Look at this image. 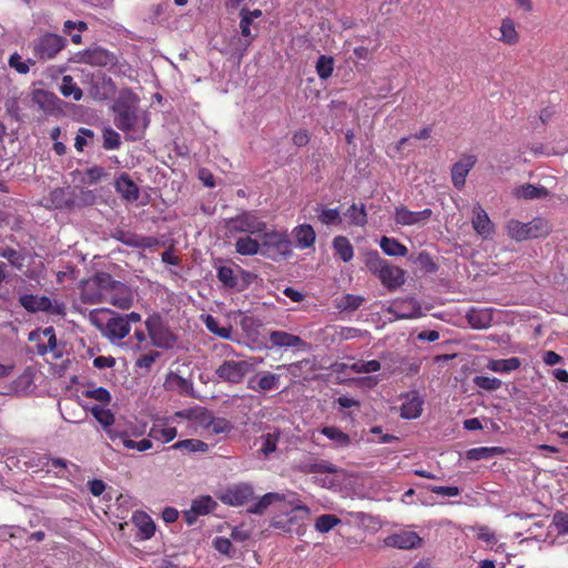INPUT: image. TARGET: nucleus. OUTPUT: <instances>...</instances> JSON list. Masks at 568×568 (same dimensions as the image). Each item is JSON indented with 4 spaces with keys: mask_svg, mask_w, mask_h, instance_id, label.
Instances as JSON below:
<instances>
[{
    "mask_svg": "<svg viewBox=\"0 0 568 568\" xmlns=\"http://www.w3.org/2000/svg\"><path fill=\"white\" fill-rule=\"evenodd\" d=\"M113 111L114 124L128 140L138 141L143 138L149 121L138 113V98L133 93L122 92L113 104Z\"/></svg>",
    "mask_w": 568,
    "mask_h": 568,
    "instance_id": "obj_1",
    "label": "nucleus"
},
{
    "mask_svg": "<svg viewBox=\"0 0 568 568\" xmlns=\"http://www.w3.org/2000/svg\"><path fill=\"white\" fill-rule=\"evenodd\" d=\"M89 321L112 343L123 339L130 333L128 320L123 315H115L109 308L91 311Z\"/></svg>",
    "mask_w": 568,
    "mask_h": 568,
    "instance_id": "obj_2",
    "label": "nucleus"
},
{
    "mask_svg": "<svg viewBox=\"0 0 568 568\" xmlns=\"http://www.w3.org/2000/svg\"><path fill=\"white\" fill-rule=\"evenodd\" d=\"M365 264L388 290H395L405 283V271L382 258L376 251L367 253Z\"/></svg>",
    "mask_w": 568,
    "mask_h": 568,
    "instance_id": "obj_3",
    "label": "nucleus"
},
{
    "mask_svg": "<svg viewBox=\"0 0 568 568\" xmlns=\"http://www.w3.org/2000/svg\"><path fill=\"white\" fill-rule=\"evenodd\" d=\"M258 237L262 245V255L273 261H280L292 255V242L285 232L268 230L266 225L265 231Z\"/></svg>",
    "mask_w": 568,
    "mask_h": 568,
    "instance_id": "obj_4",
    "label": "nucleus"
},
{
    "mask_svg": "<svg viewBox=\"0 0 568 568\" xmlns=\"http://www.w3.org/2000/svg\"><path fill=\"white\" fill-rule=\"evenodd\" d=\"M145 328L152 346L170 349L175 345L176 336L163 323L159 314H152L146 318Z\"/></svg>",
    "mask_w": 568,
    "mask_h": 568,
    "instance_id": "obj_5",
    "label": "nucleus"
},
{
    "mask_svg": "<svg viewBox=\"0 0 568 568\" xmlns=\"http://www.w3.org/2000/svg\"><path fill=\"white\" fill-rule=\"evenodd\" d=\"M33 55L40 61L54 59L67 45V40L55 33H45L32 42Z\"/></svg>",
    "mask_w": 568,
    "mask_h": 568,
    "instance_id": "obj_6",
    "label": "nucleus"
},
{
    "mask_svg": "<svg viewBox=\"0 0 568 568\" xmlns=\"http://www.w3.org/2000/svg\"><path fill=\"white\" fill-rule=\"evenodd\" d=\"M19 303L30 313L45 312L52 315H65V304L58 300H51L48 296L24 294L19 297Z\"/></svg>",
    "mask_w": 568,
    "mask_h": 568,
    "instance_id": "obj_7",
    "label": "nucleus"
},
{
    "mask_svg": "<svg viewBox=\"0 0 568 568\" xmlns=\"http://www.w3.org/2000/svg\"><path fill=\"white\" fill-rule=\"evenodd\" d=\"M266 223L253 212H243L225 221V229L232 233H246L257 237L265 231Z\"/></svg>",
    "mask_w": 568,
    "mask_h": 568,
    "instance_id": "obj_8",
    "label": "nucleus"
},
{
    "mask_svg": "<svg viewBox=\"0 0 568 568\" xmlns=\"http://www.w3.org/2000/svg\"><path fill=\"white\" fill-rule=\"evenodd\" d=\"M341 366L349 368V371L355 374L367 375L362 378V385L368 388L375 387L381 377L384 376V374L381 373L383 371L382 362L377 359H357L351 364H342Z\"/></svg>",
    "mask_w": 568,
    "mask_h": 568,
    "instance_id": "obj_9",
    "label": "nucleus"
},
{
    "mask_svg": "<svg viewBox=\"0 0 568 568\" xmlns=\"http://www.w3.org/2000/svg\"><path fill=\"white\" fill-rule=\"evenodd\" d=\"M104 303H110L113 306L128 310L133 304V293L125 284L113 280L110 276V284L105 285Z\"/></svg>",
    "mask_w": 568,
    "mask_h": 568,
    "instance_id": "obj_10",
    "label": "nucleus"
},
{
    "mask_svg": "<svg viewBox=\"0 0 568 568\" xmlns=\"http://www.w3.org/2000/svg\"><path fill=\"white\" fill-rule=\"evenodd\" d=\"M110 284V274L98 273L84 282L81 291V298L85 303H104L105 285Z\"/></svg>",
    "mask_w": 568,
    "mask_h": 568,
    "instance_id": "obj_11",
    "label": "nucleus"
},
{
    "mask_svg": "<svg viewBox=\"0 0 568 568\" xmlns=\"http://www.w3.org/2000/svg\"><path fill=\"white\" fill-rule=\"evenodd\" d=\"M217 499L224 505L233 507L244 506L252 501L253 488L250 484L239 483L224 489V491L217 496Z\"/></svg>",
    "mask_w": 568,
    "mask_h": 568,
    "instance_id": "obj_12",
    "label": "nucleus"
},
{
    "mask_svg": "<svg viewBox=\"0 0 568 568\" xmlns=\"http://www.w3.org/2000/svg\"><path fill=\"white\" fill-rule=\"evenodd\" d=\"M433 215L430 209L423 211H410L404 205L395 207L394 221L402 226H424Z\"/></svg>",
    "mask_w": 568,
    "mask_h": 568,
    "instance_id": "obj_13",
    "label": "nucleus"
},
{
    "mask_svg": "<svg viewBox=\"0 0 568 568\" xmlns=\"http://www.w3.org/2000/svg\"><path fill=\"white\" fill-rule=\"evenodd\" d=\"M173 419H186L193 423L194 427L207 429L209 424L217 418L214 417L207 408L203 406H193L176 410L175 415H173Z\"/></svg>",
    "mask_w": 568,
    "mask_h": 568,
    "instance_id": "obj_14",
    "label": "nucleus"
},
{
    "mask_svg": "<svg viewBox=\"0 0 568 568\" xmlns=\"http://www.w3.org/2000/svg\"><path fill=\"white\" fill-rule=\"evenodd\" d=\"M251 364L245 361H225L217 369L216 374L225 382L240 383L248 373Z\"/></svg>",
    "mask_w": 568,
    "mask_h": 568,
    "instance_id": "obj_15",
    "label": "nucleus"
},
{
    "mask_svg": "<svg viewBox=\"0 0 568 568\" xmlns=\"http://www.w3.org/2000/svg\"><path fill=\"white\" fill-rule=\"evenodd\" d=\"M387 312L397 320L416 318L420 316L422 307L415 298L408 297L393 302Z\"/></svg>",
    "mask_w": 568,
    "mask_h": 568,
    "instance_id": "obj_16",
    "label": "nucleus"
},
{
    "mask_svg": "<svg viewBox=\"0 0 568 568\" xmlns=\"http://www.w3.org/2000/svg\"><path fill=\"white\" fill-rule=\"evenodd\" d=\"M384 544L387 547H394L397 549H413L422 545V537L414 531H399L392 534L384 539Z\"/></svg>",
    "mask_w": 568,
    "mask_h": 568,
    "instance_id": "obj_17",
    "label": "nucleus"
},
{
    "mask_svg": "<svg viewBox=\"0 0 568 568\" xmlns=\"http://www.w3.org/2000/svg\"><path fill=\"white\" fill-rule=\"evenodd\" d=\"M113 237L128 246L136 248H150L159 244L155 237L143 236L123 230H116Z\"/></svg>",
    "mask_w": 568,
    "mask_h": 568,
    "instance_id": "obj_18",
    "label": "nucleus"
},
{
    "mask_svg": "<svg viewBox=\"0 0 568 568\" xmlns=\"http://www.w3.org/2000/svg\"><path fill=\"white\" fill-rule=\"evenodd\" d=\"M115 93V84L112 79L103 73L94 74L92 78L91 95L95 100H108Z\"/></svg>",
    "mask_w": 568,
    "mask_h": 568,
    "instance_id": "obj_19",
    "label": "nucleus"
},
{
    "mask_svg": "<svg viewBox=\"0 0 568 568\" xmlns=\"http://www.w3.org/2000/svg\"><path fill=\"white\" fill-rule=\"evenodd\" d=\"M473 227L483 239H488L494 233V225L481 205L476 204L473 209Z\"/></svg>",
    "mask_w": 568,
    "mask_h": 568,
    "instance_id": "obj_20",
    "label": "nucleus"
},
{
    "mask_svg": "<svg viewBox=\"0 0 568 568\" xmlns=\"http://www.w3.org/2000/svg\"><path fill=\"white\" fill-rule=\"evenodd\" d=\"M288 367L282 365L277 366V373L271 372H261L257 375V385L262 390H270L273 388H278L281 386V379L286 378L290 379Z\"/></svg>",
    "mask_w": 568,
    "mask_h": 568,
    "instance_id": "obj_21",
    "label": "nucleus"
},
{
    "mask_svg": "<svg viewBox=\"0 0 568 568\" xmlns=\"http://www.w3.org/2000/svg\"><path fill=\"white\" fill-rule=\"evenodd\" d=\"M476 163L474 155H465L452 168V181L457 189L465 185L466 176Z\"/></svg>",
    "mask_w": 568,
    "mask_h": 568,
    "instance_id": "obj_22",
    "label": "nucleus"
},
{
    "mask_svg": "<svg viewBox=\"0 0 568 568\" xmlns=\"http://www.w3.org/2000/svg\"><path fill=\"white\" fill-rule=\"evenodd\" d=\"M132 524L136 527V538L148 540L154 535L153 519L146 513L136 510L132 515Z\"/></svg>",
    "mask_w": 568,
    "mask_h": 568,
    "instance_id": "obj_23",
    "label": "nucleus"
},
{
    "mask_svg": "<svg viewBox=\"0 0 568 568\" xmlns=\"http://www.w3.org/2000/svg\"><path fill=\"white\" fill-rule=\"evenodd\" d=\"M270 342L273 347L277 348H298L305 345L300 336L284 331H272L270 333Z\"/></svg>",
    "mask_w": 568,
    "mask_h": 568,
    "instance_id": "obj_24",
    "label": "nucleus"
},
{
    "mask_svg": "<svg viewBox=\"0 0 568 568\" xmlns=\"http://www.w3.org/2000/svg\"><path fill=\"white\" fill-rule=\"evenodd\" d=\"M81 61L91 65L106 67L113 63V57L102 48H93L81 54Z\"/></svg>",
    "mask_w": 568,
    "mask_h": 568,
    "instance_id": "obj_25",
    "label": "nucleus"
},
{
    "mask_svg": "<svg viewBox=\"0 0 568 568\" xmlns=\"http://www.w3.org/2000/svg\"><path fill=\"white\" fill-rule=\"evenodd\" d=\"M235 251L241 255H256L262 254V245L260 237H253L251 234L241 236L235 242Z\"/></svg>",
    "mask_w": 568,
    "mask_h": 568,
    "instance_id": "obj_26",
    "label": "nucleus"
},
{
    "mask_svg": "<svg viewBox=\"0 0 568 568\" xmlns=\"http://www.w3.org/2000/svg\"><path fill=\"white\" fill-rule=\"evenodd\" d=\"M115 189L126 201H136L139 199V189L136 184L125 173L121 174L115 181Z\"/></svg>",
    "mask_w": 568,
    "mask_h": 568,
    "instance_id": "obj_27",
    "label": "nucleus"
},
{
    "mask_svg": "<svg viewBox=\"0 0 568 568\" xmlns=\"http://www.w3.org/2000/svg\"><path fill=\"white\" fill-rule=\"evenodd\" d=\"M43 337L47 339V344H44V342L39 343L37 345V353L39 355L52 353L55 358L61 357L62 352L58 348L57 337L52 326L43 328Z\"/></svg>",
    "mask_w": 568,
    "mask_h": 568,
    "instance_id": "obj_28",
    "label": "nucleus"
},
{
    "mask_svg": "<svg viewBox=\"0 0 568 568\" xmlns=\"http://www.w3.org/2000/svg\"><path fill=\"white\" fill-rule=\"evenodd\" d=\"M414 396L402 403L400 417L404 419H417L423 412V399L418 393H412Z\"/></svg>",
    "mask_w": 568,
    "mask_h": 568,
    "instance_id": "obj_29",
    "label": "nucleus"
},
{
    "mask_svg": "<svg viewBox=\"0 0 568 568\" xmlns=\"http://www.w3.org/2000/svg\"><path fill=\"white\" fill-rule=\"evenodd\" d=\"M514 194L518 199L524 200H535V199H545L549 196V192L544 186H535L532 184H523L518 186Z\"/></svg>",
    "mask_w": 568,
    "mask_h": 568,
    "instance_id": "obj_30",
    "label": "nucleus"
},
{
    "mask_svg": "<svg viewBox=\"0 0 568 568\" xmlns=\"http://www.w3.org/2000/svg\"><path fill=\"white\" fill-rule=\"evenodd\" d=\"M293 234L297 246L301 248L311 247L315 242V231L308 224L296 226Z\"/></svg>",
    "mask_w": 568,
    "mask_h": 568,
    "instance_id": "obj_31",
    "label": "nucleus"
},
{
    "mask_svg": "<svg viewBox=\"0 0 568 568\" xmlns=\"http://www.w3.org/2000/svg\"><path fill=\"white\" fill-rule=\"evenodd\" d=\"M47 205L53 209L71 207L73 200L65 190L54 189L47 199Z\"/></svg>",
    "mask_w": 568,
    "mask_h": 568,
    "instance_id": "obj_32",
    "label": "nucleus"
},
{
    "mask_svg": "<svg viewBox=\"0 0 568 568\" xmlns=\"http://www.w3.org/2000/svg\"><path fill=\"white\" fill-rule=\"evenodd\" d=\"M343 216L347 220L349 225L363 226L366 224L367 214L364 204H352L344 213Z\"/></svg>",
    "mask_w": 568,
    "mask_h": 568,
    "instance_id": "obj_33",
    "label": "nucleus"
},
{
    "mask_svg": "<svg viewBox=\"0 0 568 568\" xmlns=\"http://www.w3.org/2000/svg\"><path fill=\"white\" fill-rule=\"evenodd\" d=\"M504 454L500 447H478L466 450V459L468 460H488L495 456Z\"/></svg>",
    "mask_w": 568,
    "mask_h": 568,
    "instance_id": "obj_34",
    "label": "nucleus"
},
{
    "mask_svg": "<svg viewBox=\"0 0 568 568\" xmlns=\"http://www.w3.org/2000/svg\"><path fill=\"white\" fill-rule=\"evenodd\" d=\"M506 231L508 236L517 242L530 240L528 233V223L510 220L506 224Z\"/></svg>",
    "mask_w": 568,
    "mask_h": 568,
    "instance_id": "obj_35",
    "label": "nucleus"
},
{
    "mask_svg": "<svg viewBox=\"0 0 568 568\" xmlns=\"http://www.w3.org/2000/svg\"><path fill=\"white\" fill-rule=\"evenodd\" d=\"M379 246L389 256H405L408 252L407 247L394 237L383 236L379 241Z\"/></svg>",
    "mask_w": 568,
    "mask_h": 568,
    "instance_id": "obj_36",
    "label": "nucleus"
},
{
    "mask_svg": "<svg viewBox=\"0 0 568 568\" xmlns=\"http://www.w3.org/2000/svg\"><path fill=\"white\" fill-rule=\"evenodd\" d=\"M500 33L501 36L499 40L506 44L514 45L519 41V34L516 30L515 22L509 18L503 19Z\"/></svg>",
    "mask_w": 568,
    "mask_h": 568,
    "instance_id": "obj_37",
    "label": "nucleus"
},
{
    "mask_svg": "<svg viewBox=\"0 0 568 568\" xmlns=\"http://www.w3.org/2000/svg\"><path fill=\"white\" fill-rule=\"evenodd\" d=\"M150 437L163 443H171L176 437V428L164 423H158L150 429Z\"/></svg>",
    "mask_w": 568,
    "mask_h": 568,
    "instance_id": "obj_38",
    "label": "nucleus"
},
{
    "mask_svg": "<svg viewBox=\"0 0 568 568\" xmlns=\"http://www.w3.org/2000/svg\"><path fill=\"white\" fill-rule=\"evenodd\" d=\"M468 323L477 329L488 327L491 323V314L488 310H471L467 314Z\"/></svg>",
    "mask_w": 568,
    "mask_h": 568,
    "instance_id": "obj_39",
    "label": "nucleus"
},
{
    "mask_svg": "<svg viewBox=\"0 0 568 568\" xmlns=\"http://www.w3.org/2000/svg\"><path fill=\"white\" fill-rule=\"evenodd\" d=\"M60 92L65 98H72L74 101L81 100L83 93L71 75L62 77Z\"/></svg>",
    "mask_w": 568,
    "mask_h": 568,
    "instance_id": "obj_40",
    "label": "nucleus"
},
{
    "mask_svg": "<svg viewBox=\"0 0 568 568\" xmlns=\"http://www.w3.org/2000/svg\"><path fill=\"white\" fill-rule=\"evenodd\" d=\"M172 449H183L187 453H206L209 450V446L206 443L197 439V438H187L183 440H179L173 444Z\"/></svg>",
    "mask_w": 568,
    "mask_h": 568,
    "instance_id": "obj_41",
    "label": "nucleus"
},
{
    "mask_svg": "<svg viewBox=\"0 0 568 568\" xmlns=\"http://www.w3.org/2000/svg\"><path fill=\"white\" fill-rule=\"evenodd\" d=\"M281 497L277 493H268L258 498L257 501L248 507L247 513L262 515L274 501H280Z\"/></svg>",
    "mask_w": 568,
    "mask_h": 568,
    "instance_id": "obj_42",
    "label": "nucleus"
},
{
    "mask_svg": "<svg viewBox=\"0 0 568 568\" xmlns=\"http://www.w3.org/2000/svg\"><path fill=\"white\" fill-rule=\"evenodd\" d=\"M551 231V225L545 219L537 217L528 222V233L529 237L537 239L547 236Z\"/></svg>",
    "mask_w": 568,
    "mask_h": 568,
    "instance_id": "obj_43",
    "label": "nucleus"
},
{
    "mask_svg": "<svg viewBox=\"0 0 568 568\" xmlns=\"http://www.w3.org/2000/svg\"><path fill=\"white\" fill-rule=\"evenodd\" d=\"M316 212L318 221L325 225H338L343 221V217L337 209L318 206Z\"/></svg>",
    "mask_w": 568,
    "mask_h": 568,
    "instance_id": "obj_44",
    "label": "nucleus"
},
{
    "mask_svg": "<svg viewBox=\"0 0 568 568\" xmlns=\"http://www.w3.org/2000/svg\"><path fill=\"white\" fill-rule=\"evenodd\" d=\"M300 471L304 474H335L336 466L328 462L321 460L300 466Z\"/></svg>",
    "mask_w": 568,
    "mask_h": 568,
    "instance_id": "obj_45",
    "label": "nucleus"
},
{
    "mask_svg": "<svg viewBox=\"0 0 568 568\" xmlns=\"http://www.w3.org/2000/svg\"><path fill=\"white\" fill-rule=\"evenodd\" d=\"M334 250L336 254L344 261L348 262L353 258L354 252L349 241L344 236H337L333 241Z\"/></svg>",
    "mask_w": 568,
    "mask_h": 568,
    "instance_id": "obj_46",
    "label": "nucleus"
},
{
    "mask_svg": "<svg viewBox=\"0 0 568 568\" xmlns=\"http://www.w3.org/2000/svg\"><path fill=\"white\" fill-rule=\"evenodd\" d=\"M322 434L335 442L337 446L346 447L351 444L348 435L337 427L326 426L322 428Z\"/></svg>",
    "mask_w": 568,
    "mask_h": 568,
    "instance_id": "obj_47",
    "label": "nucleus"
},
{
    "mask_svg": "<svg viewBox=\"0 0 568 568\" xmlns=\"http://www.w3.org/2000/svg\"><path fill=\"white\" fill-rule=\"evenodd\" d=\"M205 326L211 333H213L224 339L232 338V333H233L232 326L231 325L220 326L219 321L211 315L206 316Z\"/></svg>",
    "mask_w": 568,
    "mask_h": 568,
    "instance_id": "obj_48",
    "label": "nucleus"
},
{
    "mask_svg": "<svg viewBox=\"0 0 568 568\" xmlns=\"http://www.w3.org/2000/svg\"><path fill=\"white\" fill-rule=\"evenodd\" d=\"M215 508V501L211 498V496H201L191 503V508L187 511H192L193 514H204L209 515Z\"/></svg>",
    "mask_w": 568,
    "mask_h": 568,
    "instance_id": "obj_49",
    "label": "nucleus"
},
{
    "mask_svg": "<svg viewBox=\"0 0 568 568\" xmlns=\"http://www.w3.org/2000/svg\"><path fill=\"white\" fill-rule=\"evenodd\" d=\"M520 366V361L517 357L506 359H493L487 364V367L494 372H511Z\"/></svg>",
    "mask_w": 568,
    "mask_h": 568,
    "instance_id": "obj_50",
    "label": "nucleus"
},
{
    "mask_svg": "<svg viewBox=\"0 0 568 568\" xmlns=\"http://www.w3.org/2000/svg\"><path fill=\"white\" fill-rule=\"evenodd\" d=\"M91 414L94 416L95 420L101 424L102 427L109 428L113 424V414L109 408H104L100 405H94L91 407Z\"/></svg>",
    "mask_w": 568,
    "mask_h": 568,
    "instance_id": "obj_51",
    "label": "nucleus"
},
{
    "mask_svg": "<svg viewBox=\"0 0 568 568\" xmlns=\"http://www.w3.org/2000/svg\"><path fill=\"white\" fill-rule=\"evenodd\" d=\"M339 523H341V519H338L334 515H323V516L316 518L315 529H316V531H318L321 534H327Z\"/></svg>",
    "mask_w": 568,
    "mask_h": 568,
    "instance_id": "obj_52",
    "label": "nucleus"
},
{
    "mask_svg": "<svg viewBox=\"0 0 568 568\" xmlns=\"http://www.w3.org/2000/svg\"><path fill=\"white\" fill-rule=\"evenodd\" d=\"M334 70V60L327 55H321L316 62V71L321 79H327Z\"/></svg>",
    "mask_w": 568,
    "mask_h": 568,
    "instance_id": "obj_53",
    "label": "nucleus"
},
{
    "mask_svg": "<svg viewBox=\"0 0 568 568\" xmlns=\"http://www.w3.org/2000/svg\"><path fill=\"white\" fill-rule=\"evenodd\" d=\"M54 95L45 90L38 89L32 92V101L41 109H49L53 105Z\"/></svg>",
    "mask_w": 568,
    "mask_h": 568,
    "instance_id": "obj_54",
    "label": "nucleus"
},
{
    "mask_svg": "<svg viewBox=\"0 0 568 568\" xmlns=\"http://www.w3.org/2000/svg\"><path fill=\"white\" fill-rule=\"evenodd\" d=\"M80 174H81L80 182H82L84 184L92 185V184L98 183L102 179V176L104 175V171L100 166H93V168L85 170L84 172H82Z\"/></svg>",
    "mask_w": 568,
    "mask_h": 568,
    "instance_id": "obj_55",
    "label": "nucleus"
},
{
    "mask_svg": "<svg viewBox=\"0 0 568 568\" xmlns=\"http://www.w3.org/2000/svg\"><path fill=\"white\" fill-rule=\"evenodd\" d=\"M121 144L120 134L111 128L103 131V148L105 150H116Z\"/></svg>",
    "mask_w": 568,
    "mask_h": 568,
    "instance_id": "obj_56",
    "label": "nucleus"
},
{
    "mask_svg": "<svg viewBox=\"0 0 568 568\" xmlns=\"http://www.w3.org/2000/svg\"><path fill=\"white\" fill-rule=\"evenodd\" d=\"M217 278L227 287H235L237 278L234 275L233 268L230 266H220L217 268Z\"/></svg>",
    "mask_w": 568,
    "mask_h": 568,
    "instance_id": "obj_57",
    "label": "nucleus"
},
{
    "mask_svg": "<svg viewBox=\"0 0 568 568\" xmlns=\"http://www.w3.org/2000/svg\"><path fill=\"white\" fill-rule=\"evenodd\" d=\"M363 302L364 298L362 296L347 294L341 298L337 306L342 310L355 311Z\"/></svg>",
    "mask_w": 568,
    "mask_h": 568,
    "instance_id": "obj_58",
    "label": "nucleus"
},
{
    "mask_svg": "<svg viewBox=\"0 0 568 568\" xmlns=\"http://www.w3.org/2000/svg\"><path fill=\"white\" fill-rule=\"evenodd\" d=\"M474 382L477 387L486 390H494L501 386V382L495 377L477 376Z\"/></svg>",
    "mask_w": 568,
    "mask_h": 568,
    "instance_id": "obj_59",
    "label": "nucleus"
},
{
    "mask_svg": "<svg viewBox=\"0 0 568 568\" xmlns=\"http://www.w3.org/2000/svg\"><path fill=\"white\" fill-rule=\"evenodd\" d=\"M122 446L126 449H135L138 452H145L151 449V444L149 438H142L140 442H133L132 438H125L123 443H121Z\"/></svg>",
    "mask_w": 568,
    "mask_h": 568,
    "instance_id": "obj_60",
    "label": "nucleus"
},
{
    "mask_svg": "<svg viewBox=\"0 0 568 568\" xmlns=\"http://www.w3.org/2000/svg\"><path fill=\"white\" fill-rule=\"evenodd\" d=\"M207 429H210L214 435H220L232 430V424L225 418H216L210 423V428Z\"/></svg>",
    "mask_w": 568,
    "mask_h": 568,
    "instance_id": "obj_61",
    "label": "nucleus"
},
{
    "mask_svg": "<svg viewBox=\"0 0 568 568\" xmlns=\"http://www.w3.org/2000/svg\"><path fill=\"white\" fill-rule=\"evenodd\" d=\"M159 355L160 354L156 351H150L148 353L141 354L138 357L135 365L140 368H150Z\"/></svg>",
    "mask_w": 568,
    "mask_h": 568,
    "instance_id": "obj_62",
    "label": "nucleus"
},
{
    "mask_svg": "<svg viewBox=\"0 0 568 568\" xmlns=\"http://www.w3.org/2000/svg\"><path fill=\"white\" fill-rule=\"evenodd\" d=\"M276 443H278V433L265 435L264 444H262L261 448L262 454L268 456L271 453L275 452Z\"/></svg>",
    "mask_w": 568,
    "mask_h": 568,
    "instance_id": "obj_63",
    "label": "nucleus"
},
{
    "mask_svg": "<svg viewBox=\"0 0 568 568\" xmlns=\"http://www.w3.org/2000/svg\"><path fill=\"white\" fill-rule=\"evenodd\" d=\"M9 65L20 74H27L29 72V64L21 60L18 53H13L9 58Z\"/></svg>",
    "mask_w": 568,
    "mask_h": 568,
    "instance_id": "obj_64",
    "label": "nucleus"
}]
</instances>
